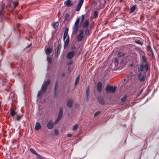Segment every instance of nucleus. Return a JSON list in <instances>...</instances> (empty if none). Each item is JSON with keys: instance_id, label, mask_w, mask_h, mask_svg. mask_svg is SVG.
I'll list each match as a JSON object with an SVG mask.
<instances>
[{"instance_id": "obj_1", "label": "nucleus", "mask_w": 159, "mask_h": 159, "mask_svg": "<svg viewBox=\"0 0 159 159\" xmlns=\"http://www.w3.org/2000/svg\"><path fill=\"white\" fill-rule=\"evenodd\" d=\"M141 62L139 64L138 70L139 71H143L144 69L146 71L149 70L150 67L149 63L147 62L145 55H143L141 59Z\"/></svg>"}, {"instance_id": "obj_2", "label": "nucleus", "mask_w": 159, "mask_h": 159, "mask_svg": "<svg viewBox=\"0 0 159 159\" xmlns=\"http://www.w3.org/2000/svg\"><path fill=\"white\" fill-rule=\"evenodd\" d=\"M18 1L10 0L8 5L6 6V8L8 10L12 11L18 6Z\"/></svg>"}, {"instance_id": "obj_3", "label": "nucleus", "mask_w": 159, "mask_h": 159, "mask_svg": "<svg viewBox=\"0 0 159 159\" xmlns=\"http://www.w3.org/2000/svg\"><path fill=\"white\" fill-rule=\"evenodd\" d=\"M50 83V81L48 80L46 81H44L42 86L41 91L43 93H45L47 91L48 86Z\"/></svg>"}, {"instance_id": "obj_4", "label": "nucleus", "mask_w": 159, "mask_h": 159, "mask_svg": "<svg viewBox=\"0 0 159 159\" xmlns=\"http://www.w3.org/2000/svg\"><path fill=\"white\" fill-rule=\"evenodd\" d=\"M116 87L113 86H107L106 87V90L107 92H109V93H114L116 89Z\"/></svg>"}, {"instance_id": "obj_5", "label": "nucleus", "mask_w": 159, "mask_h": 159, "mask_svg": "<svg viewBox=\"0 0 159 159\" xmlns=\"http://www.w3.org/2000/svg\"><path fill=\"white\" fill-rule=\"evenodd\" d=\"M79 32V34L77 37V40L79 42H80L83 38L84 35L83 30H80Z\"/></svg>"}, {"instance_id": "obj_6", "label": "nucleus", "mask_w": 159, "mask_h": 159, "mask_svg": "<svg viewBox=\"0 0 159 159\" xmlns=\"http://www.w3.org/2000/svg\"><path fill=\"white\" fill-rule=\"evenodd\" d=\"M146 75H143L142 72H140L138 75L139 79L140 82L144 81L145 79Z\"/></svg>"}, {"instance_id": "obj_7", "label": "nucleus", "mask_w": 159, "mask_h": 159, "mask_svg": "<svg viewBox=\"0 0 159 159\" xmlns=\"http://www.w3.org/2000/svg\"><path fill=\"white\" fill-rule=\"evenodd\" d=\"M76 51H72L68 52L66 55V57L68 59H71L73 57L75 54Z\"/></svg>"}, {"instance_id": "obj_8", "label": "nucleus", "mask_w": 159, "mask_h": 159, "mask_svg": "<svg viewBox=\"0 0 159 159\" xmlns=\"http://www.w3.org/2000/svg\"><path fill=\"white\" fill-rule=\"evenodd\" d=\"M54 123H53L51 120H49L47 124V127L49 129H51L54 126Z\"/></svg>"}, {"instance_id": "obj_9", "label": "nucleus", "mask_w": 159, "mask_h": 159, "mask_svg": "<svg viewBox=\"0 0 159 159\" xmlns=\"http://www.w3.org/2000/svg\"><path fill=\"white\" fill-rule=\"evenodd\" d=\"M97 89L98 92H100L102 89V84L101 82H98L97 84Z\"/></svg>"}, {"instance_id": "obj_10", "label": "nucleus", "mask_w": 159, "mask_h": 159, "mask_svg": "<svg viewBox=\"0 0 159 159\" xmlns=\"http://www.w3.org/2000/svg\"><path fill=\"white\" fill-rule=\"evenodd\" d=\"M79 28V26L74 25L72 27V34H75L77 33Z\"/></svg>"}, {"instance_id": "obj_11", "label": "nucleus", "mask_w": 159, "mask_h": 159, "mask_svg": "<svg viewBox=\"0 0 159 159\" xmlns=\"http://www.w3.org/2000/svg\"><path fill=\"white\" fill-rule=\"evenodd\" d=\"M64 42V48L66 49L67 47L69 42V36H68L66 39L65 40Z\"/></svg>"}, {"instance_id": "obj_12", "label": "nucleus", "mask_w": 159, "mask_h": 159, "mask_svg": "<svg viewBox=\"0 0 159 159\" xmlns=\"http://www.w3.org/2000/svg\"><path fill=\"white\" fill-rule=\"evenodd\" d=\"M73 103V100L72 99V98H70L69 99L67 102L66 105L67 106L69 107V108H70L71 107Z\"/></svg>"}, {"instance_id": "obj_13", "label": "nucleus", "mask_w": 159, "mask_h": 159, "mask_svg": "<svg viewBox=\"0 0 159 159\" xmlns=\"http://www.w3.org/2000/svg\"><path fill=\"white\" fill-rule=\"evenodd\" d=\"M84 2V0H80L79 1V4L77 6V7L76 8V11H79L81 7Z\"/></svg>"}, {"instance_id": "obj_14", "label": "nucleus", "mask_w": 159, "mask_h": 159, "mask_svg": "<svg viewBox=\"0 0 159 159\" xmlns=\"http://www.w3.org/2000/svg\"><path fill=\"white\" fill-rule=\"evenodd\" d=\"M64 3L66 5L69 7L71 6L72 5L73 2L71 0H68L65 1Z\"/></svg>"}, {"instance_id": "obj_15", "label": "nucleus", "mask_w": 159, "mask_h": 159, "mask_svg": "<svg viewBox=\"0 0 159 159\" xmlns=\"http://www.w3.org/2000/svg\"><path fill=\"white\" fill-rule=\"evenodd\" d=\"M62 109L61 108H60L59 109V114L58 115V116L57 118L59 119H61L62 116Z\"/></svg>"}, {"instance_id": "obj_16", "label": "nucleus", "mask_w": 159, "mask_h": 159, "mask_svg": "<svg viewBox=\"0 0 159 159\" xmlns=\"http://www.w3.org/2000/svg\"><path fill=\"white\" fill-rule=\"evenodd\" d=\"M146 49L147 51L149 52L150 51L151 52L152 55L153 56H154L153 50L150 45H148V46H147Z\"/></svg>"}, {"instance_id": "obj_17", "label": "nucleus", "mask_w": 159, "mask_h": 159, "mask_svg": "<svg viewBox=\"0 0 159 159\" xmlns=\"http://www.w3.org/2000/svg\"><path fill=\"white\" fill-rule=\"evenodd\" d=\"M89 87L87 88L86 90V99L87 101L89 100Z\"/></svg>"}, {"instance_id": "obj_18", "label": "nucleus", "mask_w": 159, "mask_h": 159, "mask_svg": "<svg viewBox=\"0 0 159 159\" xmlns=\"http://www.w3.org/2000/svg\"><path fill=\"white\" fill-rule=\"evenodd\" d=\"M35 129L36 130H38L41 128V126L40 123L39 122H36L35 125Z\"/></svg>"}, {"instance_id": "obj_19", "label": "nucleus", "mask_w": 159, "mask_h": 159, "mask_svg": "<svg viewBox=\"0 0 159 159\" xmlns=\"http://www.w3.org/2000/svg\"><path fill=\"white\" fill-rule=\"evenodd\" d=\"M136 7L137 5H133L130 8L129 12L130 13H133L136 10Z\"/></svg>"}, {"instance_id": "obj_20", "label": "nucleus", "mask_w": 159, "mask_h": 159, "mask_svg": "<svg viewBox=\"0 0 159 159\" xmlns=\"http://www.w3.org/2000/svg\"><path fill=\"white\" fill-rule=\"evenodd\" d=\"M30 150L33 154L37 155L38 157H41V156L37 152L32 148H30Z\"/></svg>"}, {"instance_id": "obj_21", "label": "nucleus", "mask_w": 159, "mask_h": 159, "mask_svg": "<svg viewBox=\"0 0 159 159\" xmlns=\"http://www.w3.org/2000/svg\"><path fill=\"white\" fill-rule=\"evenodd\" d=\"M52 51V49L51 48H48L45 50V52L47 54L51 53Z\"/></svg>"}, {"instance_id": "obj_22", "label": "nucleus", "mask_w": 159, "mask_h": 159, "mask_svg": "<svg viewBox=\"0 0 159 159\" xmlns=\"http://www.w3.org/2000/svg\"><path fill=\"white\" fill-rule=\"evenodd\" d=\"M98 102L100 103L102 105L104 104L105 103L104 100L101 98H98Z\"/></svg>"}, {"instance_id": "obj_23", "label": "nucleus", "mask_w": 159, "mask_h": 159, "mask_svg": "<svg viewBox=\"0 0 159 159\" xmlns=\"http://www.w3.org/2000/svg\"><path fill=\"white\" fill-rule=\"evenodd\" d=\"M10 113L11 116L13 117L16 114V112L14 110L11 109L10 110Z\"/></svg>"}, {"instance_id": "obj_24", "label": "nucleus", "mask_w": 159, "mask_h": 159, "mask_svg": "<svg viewBox=\"0 0 159 159\" xmlns=\"http://www.w3.org/2000/svg\"><path fill=\"white\" fill-rule=\"evenodd\" d=\"M80 76L79 75H78L76 78L75 82V86L76 85L78 84V82H79V80H80Z\"/></svg>"}, {"instance_id": "obj_25", "label": "nucleus", "mask_w": 159, "mask_h": 159, "mask_svg": "<svg viewBox=\"0 0 159 159\" xmlns=\"http://www.w3.org/2000/svg\"><path fill=\"white\" fill-rule=\"evenodd\" d=\"M89 22L88 20H86L83 24L84 27L86 28L89 25Z\"/></svg>"}, {"instance_id": "obj_26", "label": "nucleus", "mask_w": 159, "mask_h": 159, "mask_svg": "<svg viewBox=\"0 0 159 159\" xmlns=\"http://www.w3.org/2000/svg\"><path fill=\"white\" fill-rule=\"evenodd\" d=\"M58 25L59 23L57 22H53L52 24V26L54 28L57 27V26H58Z\"/></svg>"}, {"instance_id": "obj_27", "label": "nucleus", "mask_w": 159, "mask_h": 159, "mask_svg": "<svg viewBox=\"0 0 159 159\" xmlns=\"http://www.w3.org/2000/svg\"><path fill=\"white\" fill-rule=\"evenodd\" d=\"M47 60L49 64H51L52 61V58L51 57H47Z\"/></svg>"}, {"instance_id": "obj_28", "label": "nucleus", "mask_w": 159, "mask_h": 159, "mask_svg": "<svg viewBox=\"0 0 159 159\" xmlns=\"http://www.w3.org/2000/svg\"><path fill=\"white\" fill-rule=\"evenodd\" d=\"M78 127V125L77 124H75L74 125L72 128V130L74 131L76 130Z\"/></svg>"}, {"instance_id": "obj_29", "label": "nucleus", "mask_w": 159, "mask_h": 159, "mask_svg": "<svg viewBox=\"0 0 159 159\" xmlns=\"http://www.w3.org/2000/svg\"><path fill=\"white\" fill-rule=\"evenodd\" d=\"M134 74L132 72H131L130 73V74L129 75H128V78L129 79H131L132 78V77L134 75Z\"/></svg>"}, {"instance_id": "obj_30", "label": "nucleus", "mask_w": 159, "mask_h": 159, "mask_svg": "<svg viewBox=\"0 0 159 159\" xmlns=\"http://www.w3.org/2000/svg\"><path fill=\"white\" fill-rule=\"evenodd\" d=\"M127 97V95L124 96L123 97H122L121 98V101L122 102H124L126 99Z\"/></svg>"}, {"instance_id": "obj_31", "label": "nucleus", "mask_w": 159, "mask_h": 159, "mask_svg": "<svg viewBox=\"0 0 159 159\" xmlns=\"http://www.w3.org/2000/svg\"><path fill=\"white\" fill-rule=\"evenodd\" d=\"M80 22V18H78L75 21L74 25L79 26V24Z\"/></svg>"}, {"instance_id": "obj_32", "label": "nucleus", "mask_w": 159, "mask_h": 159, "mask_svg": "<svg viewBox=\"0 0 159 159\" xmlns=\"http://www.w3.org/2000/svg\"><path fill=\"white\" fill-rule=\"evenodd\" d=\"M123 53L120 52H119L117 54V56L118 57H121L122 56H123Z\"/></svg>"}, {"instance_id": "obj_33", "label": "nucleus", "mask_w": 159, "mask_h": 159, "mask_svg": "<svg viewBox=\"0 0 159 159\" xmlns=\"http://www.w3.org/2000/svg\"><path fill=\"white\" fill-rule=\"evenodd\" d=\"M68 36H68V34H64L63 35V40L65 41L66 39L68 37Z\"/></svg>"}, {"instance_id": "obj_34", "label": "nucleus", "mask_w": 159, "mask_h": 159, "mask_svg": "<svg viewBox=\"0 0 159 159\" xmlns=\"http://www.w3.org/2000/svg\"><path fill=\"white\" fill-rule=\"evenodd\" d=\"M100 113V111H98L96 112L94 115V117H96Z\"/></svg>"}, {"instance_id": "obj_35", "label": "nucleus", "mask_w": 159, "mask_h": 159, "mask_svg": "<svg viewBox=\"0 0 159 159\" xmlns=\"http://www.w3.org/2000/svg\"><path fill=\"white\" fill-rule=\"evenodd\" d=\"M135 42L136 43L140 45L141 46H142L143 45V43H142L140 41H139V40L135 41Z\"/></svg>"}, {"instance_id": "obj_36", "label": "nucleus", "mask_w": 159, "mask_h": 159, "mask_svg": "<svg viewBox=\"0 0 159 159\" xmlns=\"http://www.w3.org/2000/svg\"><path fill=\"white\" fill-rule=\"evenodd\" d=\"M73 62V60H70L69 61L67 62L66 63L67 65H69L71 64Z\"/></svg>"}, {"instance_id": "obj_37", "label": "nucleus", "mask_w": 159, "mask_h": 159, "mask_svg": "<svg viewBox=\"0 0 159 159\" xmlns=\"http://www.w3.org/2000/svg\"><path fill=\"white\" fill-rule=\"evenodd\" d=\"M70 17V15L68 14H67L65 16V19L66 20H67Z\"/></svg>"}, {"instance_id": "obj_38", "label": "nucleus", "mask_w": 159, "mask_h": 159, "mask_svg": "<svg viewBox=\"0 0 159 159\" xmlns=\"http://www.w3.org/2000/svg\"><path fill=\"white\" fill-rule=\"evenodd\" d=\"M54 133L56 135H57L58 134V132L57 129H55L54 130Z\"/></svg>"}, {"instance_id": "obj_39", "label": "nucleus", "mask_w": 159, "mask_h": 159, "mask_svg": "<svg viewBox=\"0 0 159 159\" xmlns=\"http://www.w3.org/2000/svg\"><path fill=\"white\" fill-rule=\"evenodd\" d=\"M21 118V116L18 115H17V118L16 120L18 121H19Z\"/></svg>"}, {"instance_id": "obj_40", "label": "nucleus", "mask_w": 159, "mask_h": 159, "mask_svg": "<svg viewBox=\"0 0 159 159\" xmlns=\"http://www.w3.org/2000/svg\"><path fill=\"white\" fill-rule=\"evenodd\" d=\"M89 33V30H86L85 31V34H86L88 35Z\"/></svg>"}, {"instance_id": "obj_41", "label": "nucleus", "mask_w": 159, "mask_h": 159, "mask_svg": "<svg viewBox=\"0 0 159 159\" xmlns=\"http://www.w3.org/2000/svg\"><path fill=\"white\" fill-rule=\"evenodd\" d=\"M68 29L67 28H66L65 29L64 34H68Z\"/></svg>"}, {"instance_id": "obj_42", "label": "nucleus", "mask_w": 159, "mask_h": 159, "mask_svg": "<svg viewBox=\"0 0 159 159\" xmlns=\"http://www.w3.org/2000/svg\"><path fill=\"white\" fill-rule=\"evenodd\" d=\"M98 15V13L97 11H95L94 13V16L96 18L97 17Z\"/></svg>"}, {"instance_id": "obj_43", "label": "nucleus", "mask_w": 159, "mask_h": 159, "mask_svg": "<svg viewBox=\"0 0 159 159\" xmlns=\"http://www.w3.org/2000/svg\"><path fill=\"white\" fill-rule=\"evenodd\" d=\"M61 47V46L60 45V44L58 45V46L57 47V52H60Z\"/></svg>"}, {"instance_id": "obj_44", "label": "nucleus", "mask_w": 159, "mask_h": 159, "mask_svg": "<svg viewBox=\"0 0 159 159\" xmlns=\"http://www.w3.org/2000/svg\"><path fill=\"white\" fill-rule=\"evenodd\" d=\"M60 120L59 118H57L56 120H55L54 123L55 124H56L58 123V122H59V121Z\"/></svg>"}, {"instance_id": "obj_45", "label": "nucleus", "mask_w": 159, "mask_h": 159, "mask_svg": "<svg viewBox=\"0 0 159 159\" xmlns=\"http://www.w3.org/2000/svg\"><path fill=\"white\" fill-rule=\"evenodd\" d=\"M76 48V47L75 46H73L71 48V49L72 51H75Z\"/></svg>"}, {"instance_id": "obj_46", "label": "nucleus", "mask_w": 159, "mask_h": 159, "mask_svg": "<svg viewBox=\"0 0 159 159\" xmlns=\"http://www.w3.org/2000/svg\"><path fill=\"white\" fill-rule=\"evenodd\" d=\"M41 92L40 91H39L38 93V94H37V96L38 97V98H39V96H40V94H41Z\"/></svg>"}, {"instance_id": "obj_47", "label": "nucleus", "mask_w": 159, "mask_h": 159, "mask_svg": "<svg viewBox=\"0 0 159 159\" xmlns=\"http://www.w3.org/2000/svg\"><path fill=\"white\" fill-rule=\"evenodd\" d=\"M3 9H2V10L0 11V15L1 16L3 14Z\"/></svg>"}, {"instance_id": "obj_48", "label": "nucleus", "mask_w": 159, "mask_h": 159, "mask_svg": "<svg viewBox=\"0 0 159 159\" xmlns=\"http://www.w3.org/2000/svg\"><path fill=\"white\" fill-rule=\"evenodd\" d=\"M67 136L68 137H70L72 136V135L70 134H68L67 135Z\"/></svg>"}, {"instance_id": "obj_49", "label": "nucleus", "mask_w": 159, "mask_h": 159, "mask_svg": "<svg viewBox=\"0 0 159 159\" xmlns=\"http://www.w3.org/2000/svg\"><path fill=\"white\" fill-rule=\"evenodd\" d=\"M81 17H82V20L83 21V20L84 19V16L83 15H82L81 16Z\"/></svg>"}, {"instance_id": "obj_50", "label": "nucleus", "mask_w": 159, "mask_h": 159, "mask_svg": "<svg viewBox=\"0 0 159 159\" xmlns=\"http://www.w3.org/2000/svg\"><path fill=\"white\" fill-rule=\"evenodd\" d=\"M38 159H42V157L41 156V157H38Z\"/></svg>"}, {"instance_id": "obj_51", "label": "nucleus", "mask_w": 159, "mask_h": 159, "mask_svg": "<svg viewBox=\"0 0 159 159\" xmlns=\"http://www.w3.org/2000/svg\"><path fill=\"white\" fill-rule=\"evenodd\" d=\"M56 87L55 86V91H56Z\"/></svg>"}, {"instance_id": "obj_52", "label": "nucleus", "mask_w": 159, "mask_h": 159, "mask_svg": "<svg viewBox=\"0 0 159 159\" xmlns=\"http://www.w3.org/2000/svg\"><path fill=\"white\" fill-rule=\"evenodd\" d=\"M132 66H133V64H131V65H130V66L131 67H132Z\"/></svg>"}, {"instance_id": "obj_53", "label": "nucleus", "mask_w": 159, "mask_h": 159, "mask_svg": "<svg viewBox=\"0 0 159 159\" xmlns=\"http://www.w3.org/2000/svg\"><path fill=\"white\" fill-rule=\"evenodd\" d=\"M115 61L116 62H117V60H116Z\"/></svg>"}, {"instance_id": "obj_54", "label": "nucleus", "mask_w": 159, "mask_h": 159, "mask_svg": "<svg viewBox=\"0 0 159 159\" xmlns=\"http://www.w3.org/2000/svg\"><path fill=\"white\" fill-rule=\"evenodd\" d=\"M19 19H21L20 18H19Z\"/></svg>"}]
</instances>
